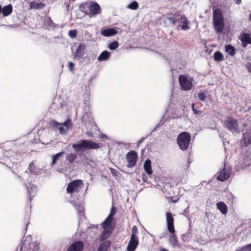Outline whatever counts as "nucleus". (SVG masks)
I'll use <instances>...</instances> for the list:
<instances>
[{
	"label": "nucleus",
	"mask_w": 251,
	"mask_h": 251,
	"mask_svg": "<svg viewBox=\"0 0 251 251\" xmlns=\"http://www.w3.org/2000/svg\"><path fill=\"white\" fill-rule=\"evenodd\" d=\"M192 110L195 115H200L202 113L201 111L195 108L194 103L192 104Z\"/></svg>",
	"instance_id": "42"
},
{
	"label": "nucleus",
	"mask_w": 251,
	"mask_h": 251,
	"mask_svg": "<svg viewBox=\"0 0 251 251\" xmlns=\"http://www.w3.org/2000/svg\"><path fill=\"white\" fill-rule=\"evenodd\" d=\"M242 140L245 147L251 144V130H247L243 133Z\"/></svg>",
	"instance_id": "17"
},
{
	"label": "nucleus",
	"mask_w": 251,
	"mask_h": 251,
	"mask_svg": "<svg viewBox=\"0 0 251 251\" xmlns=\"http://www.w3.org/2000/svg\"><path fill=\"white\" fill-rule=\"evenodd\" d=\"M113 219L110 218V217H107L105 220L101 224L102 227L104 229L110 230L113 232L114 229L115 224L113 222Z\"/></svg>",
	"instance_id": "13"
},
{
	"label": "nucleus",
	"mask_w": 251,
	"mask_h": 251,
	"mask_svg": "<svg viewBox=\"0 0 251 251\" xmlns=\"http://www.w3.org/2000/svg\"><path fill=\"white\" fill-rule=\"evenodd\" d=\"M110 56V52L108 51L105 50L102 51L98 58L99 61H106L108 59Z\"/></svg>",
	"instance_id": "26"
},
{
	"label": "nucleus",
	"mask_w": 251,
	"mask_h": 251,
	"mask_svg": "<svg viewBox=\"0 0 251 251\" xmlns=\"http://www.w3.org/2000/svg\"><path fill=\"white\" fill-rule=\"evenodd\" d=\"M213 24L217 32H221L225 26L224 18L220 9H215L213 12Z\"/></svg>",
	"instance_id": "5"
},
{
	"label": "nucleus",
	"mask_w": 251,
	"mask_h": 251,
	"mask_svg": "<svg viewBox=\"0 0 251 251\" xmlns=\"http://www.w3.org/2000/svg\"><path fill=\"white\" fill-rule=\"evenodd\" d=\"M147 137H142L137 142V147H139L140 144L145 140Z\"/></svg>",
	"instance_id": "51"
},
{
	"label": "nucleus",
	"mask_w": 251,
	"mask_h": 251,
	"mask_svg": "<svg viewBox=\"0 0 251 251\" xmlns=\"http://www.w3.org/2000/svg\"><path fill=\"white\" fill-rule=\"evenodd\" d=\"M178 13L179 11H176L173 14V16H168L166 18V19L169 21L170 24L175 25L177 23Z\"/></svg>",
	"instance_id": "29"
},
{
	"label": "nucleus",
	"mask_w": 251,
	"mask_h": 251,
	"mask_svg": "<svg viewBox=\"0 0 251 251\" xmlns=\"http://www.w3.org/2000/svg\"><path fill=\"white\" fill-rule=\"evenodd\" d=\"M109 170H110L111 174L113 176H119L120 173L116 169L112 168H110Z\"/></svg>",
	"instance_id": "45"
},
{
	"label": "nucleus",
	"mask_w": 251,
	"mask_h": 251,
	"mask_svg": "<svg viewBox=\"0 0 251 251\" xmlns=\"http://www.w3.org/2000/svg\"><path fill=\"white\" fill-rule=\"evenodd\" d=\"M28 170H26L22 175V176L15 173V175L19 179H22L21 181H24L25 180L26 182L25 183V186L26 187L27 195L29 197V201L30 202L32 200V197H33L34 191L36 189V186L32 183L34 181V177L32 175H39L42 173V170L37 167L34 163V161H32L28 166Z\"/></svg>",
	"instance_id": "1"
},
{
	"label": "nucleus",
	"mask_w": 251,
	"mask_h": 251,
	"mask_svg": "<svg viewBox=\"0 0 251 251\" xmlns=\"http://www.w3.org/2000/svg\"><path fill=\"white\" fill-rule=\"evenodd\" d=\"M159 251H168L165 248H162Z\"/></svg>",
	"instance_id": "62"
},
{
	"label": "nucleus",
	"mask_w": 251,
	"mask_h": 251,
	"mask_svg": "<svg viewBox=\"0 0 251 251\" xmlns=\"http://www.w3.org/2000/svg\"><path fill=\"white\" fill-rule=\"evenodd\" d=\"M214 58L216 61L220 62L223 60V56L220 51H216L214 54Z\"/></svg>",
	"instance_id": "35"
},
{
	"label": "nucleus",
	"mask_w": 251,
	"mask_h": 251,
	"mask_svg": "<svg viewBox=\"0 0 251 251\" xmlns=\"http://www.w3.org/2000/svg\"><path fill=\"white\" fill-rule=\"evenodd\" d=\"M249 19H250V20L251 22V14H250V16H249Z\"/></svg>",
	"instance_id": "64"
},
{
	"label": "nucleus",
	"mask_w": 251,
	"mask_h": 251,
	"mask_svg": "<svg viewBox=\"0 0 251 251\" xmlns=\"http://www.w3.org/2000/svg\"><path fill=\"white\" fill-rule=\"evenodd\" d=\"M110 245L111 242L110 241H105L100 244L98 250H99V251H107Z\"/></svg>",
	"instance_id": "28"
},
{
	"label": "nucleus",
	"mask_w": 251,
	"mask_h": 251,
	"mask_svg": "<svg viewBox=\"0 0 251 251\" xmlns=\"http://www.w3.org/2000/svg\"><path fill=\"white\" fill-rule=\"evenodd\" d=\"M210 182V181H208V182H206V181H202L201 182V185H203L204 184V183H205L206 184H208Z\"/></svg>",
	"instance_id": "58"
},
{
	"label": "nucleus",
	"mask_w": 251,
	"mask_h": 251,
	"mask_svg": "<svg viewBox=\"0 0 251 251\" xmlns=\"http://www.w3.org/2000/svg\"><path fill=\"white\" fill-rule=\"evenodd\" d=\"M60 125V123L53 120H51L49 123L50 127L53 128H57Z\"/></svg>",
	"instance_id": "37"
},
{
	"label": "nucleus",
	"mask_w": 251,
	"mask_h": 251,
	"mask_svg": "<svg viewBox=\"0 0 251 251\" xmlns=\"http://www.w3.org/2000/svg\"><path fill=\"white\" fill-rule=\"evenodd\" d=\"M217 208L223 214H226L227 212V205L223 201H220L217 203Z\"/></svg>",
	"instance_id": "25"
},
{
	"label": "nucleus",
	"mask_w": 251,
	"mask_h": 251,
	"mask_svg": "<svg viewBox=\"0 0 251 251\" xmlns=\"http://www.w3.org/2000/svg\"><path fill=\"white\" fill-rule=\"evenodd\" d=\"M62 125H64L66 126V129H68L69 127L71 126H72V122L70 119H68L66 120L63 124Z\"/></svg>",
	"instance_id": "44"
},
{
	"label": "nucleus",
	"mask_w": 251,
	"mask_h": 251,
	"mask_svg": "<svg viewBox=\"0 0 251 251\" xmlns=\"http://www.w3.org/2000/svg\"><path fill=\"white\" fill-rule=\"evenodd\" d=\"M69 66V69L70 71L73 72L74 70L75 65V64H68Z\"/></svg>",
	"instance_id": "52"
},
{
	"label": "nucleus",
	"mask_w": 251,
	"mask_h": 251,
	"mask_svg": "<svg viewBox=\"0 0 251 251\" xmlns=\"http://www.w3.org/2000/svg\"><path fill=\"white\" fill-rule=\"evenodd\" d=\"M151 162L149 159H147L144 163V168L145 172L149 175H151L152 173V170L151 168Z\"/></svg>",
	"instance_id": "23"
},
{
	"label": "nucleus",
	"mask_w": 251,
	"mask_h": 251,
	"mask_svg": "<svg viewBox=\"0 0 251 251\" xmlns=\"http://www.w3.org/2000/svg\"><path fill=\"white\" fill-rule=\"evenodd\" d=\"M167 235H168V233L167 232H165L161 235L159 238L161 239L162 238H165Z\"/></svg>",
	"instance_id": "54"
},
{
	"label": "nucleus",
	"mask_w": 251,
	"mask_h": 251,
	"mask_svg": "<svg viewBox=\"0 0 251 251\" xmlns=\"http://www.w3.org/2000/svg\"><path fill=\"white\" fill-rule=\"evenodd\" d=\"M82 185L83 182L80 179H76L71 181L69 183L67 187V192L70 194L73 192H78Z\"/></svg>",
	"instance_id": "8"
},
{
	"label": "nucleus",
	"mask_w": 251,
	"mask_h": 251,
	"mask_svg": "<svg viewBox=\"0 0 251 251\" xmlns=\"http://www.w3.org/2000/svg\"><path fill=\"white\" fill-rule=\"evenodd\" d=\"M145 179H147V177L146 176V175L143 174V175H142V179L144 181H146Z\"/></svg>",
	"instance_id": "57"
},
{
	"label": "nucleus",
	"mask_w": 251,
	"mask_h": 251,
	"mask_svg": "<svg viewBox=\"0 0 251 251\" xmlns=\"http://www.w3.org/2000/svg\"><path fill=\"white\" fill-rule=\"evenodd\" d=\"M226 51L231 56H233L235 54V50L233 46L228 45L225 47Z\"/></svg>",
	"instance_id": "33"
},
{
	"label": "nucleus",
	"mask_w": 251,
	"mask_h": 251,
	"mask_svg": "<svg viewBox=\"0 0 251 251\" xmlns=\"http://www.w3.org/2000/svg\"><path fill=\"white\" fill-rule=\"evenodd\" d=\"M191 139V135L188 132L183 131L178 134L176 141L181 151H185L189 148Z\"/></svg>",
	"instance_id": "4"
},
{
	"label": "nucleus",
	"mask_w": 251,
	"mask_h": 251,
	"mask_svg": "<svg viewBox=\"0 0 251 251\" xmlns=\"http://www.w3.org/2000/svg\"><path fill=\"white\" fill-rule=\"evenodd\" d=\"M72 148L76 152H83L88 150L99 149L100 147L98 144L91 140L82 139L77 143L73 144Z\"/></svg>",
	"instance_id": "2"
},
{
	"label": "nucleus",
	"mask_w": 251,
	"mask_h": 251,
	"mask_svg": "<svg viewBox=\"0 0 251 251\" xmlns=\"http://www.w3.org/2000/svg\"><path fill=\"white\" fill-rule=\"evenodd\" d=\"M119 46V43L116 41H114L108 44V48L111 50H115L117 49Z\"/></svg>",
	"instance_id": "36"
},
{
	"label": "nucleus",
	"mask_w": 251,
	"mask_h": 251,
	"mask_svg": "<svg viewBox=\"0 0 251 251\" xmlns=\"http://www.w3.org/2000/svg\"><path fill=\"white\" fill-rule=\"evenodd\" d=\"M241 41L244 47H246L248 44H251V38L248 33H244L242 36Z\"/></svg>",
	"instance_id": "24"
},
{
	"label": "nucleus",
	"mask_w": 251,
	"mask_h": 251,
	"mask_svg": "<svg viewBox=\"0 0 251 251\" xmlns=\"http://www.w3.org/2000/svg\"><path fill=\"white\" fill-rule=\"evenodd\" d=\"M139 243L138 237H131L127 246V251H135Z\"/></svg>",
	"instance_id": "15"
},
{
	"label": "nucleus",
	"mask_w": 251,
	"mask_h": 251,
	"mask_svg": "<svg viewBox=\"0 0 251 251\" xmlns=\"http://www.w3.org/2000/svg\"><path fill=\"white\" fill-rule=\"evenodd\" d=\"M85 46L82 44H79L75 52V57L80 58L84 53Z\"/></svg>",
	"instance_id": "22"
},
{
	"label": "nucleus",
	"mask_w": 251,
	"mask_h": 251,
	"mask_svg": "<svg viewBox=\"0 0 251 251\" xmlns=\"http://www.w3.org/2000/svg\"><path fill=\"white\" fill-rule=\"evenodd\" d=\"M181 238H182V240L183 242H188L190 240V239L191 238V237L188 236L187 234L185 233L184 234H183L181 235Z\"/></svg>",
	"instance_id": "47"
},
{
	"label": "nucleus",
	"mask_w": 251,
	"mask_h": 251,
	"mask_svg": "<svg viewBox=\"0 0 251 251\" xmlns=\"http://www.w3.org/2000/svg\"><path fill=\"white\" fill-rule=\"evenodd\" d=\"M217 179L220 181H224L228 179L230 176V170L226 168V163H224V167L217 173Z\"/></svg>",
	"instance_id": "10"
},
{
	"label": "nucleus",
	"mask_w": 251,
	"mask_h": 251,
	"mask_svg": "<svg viewBox=\"0 0 251 251\" xmlns=\"http://www.w3.org/2000/svg\"><path fill=\"white\" fill-rule=\"evenodd\" d=\"M23 247H24V245H21L20 247V251H23ZM38 251V249L36 247H35L34 249H32V248H29V249H27L26 251Z\"/></svg>",
	"instance_id": "49"
},
{
	"label": "nucleus",
	"mask_w": 251,
	"mask_h": 251,
	"mask_svg": "<svg viewBox=\"0 0 251 251\" xmlns=\"http://www.w3.org/2000/svg\"><path fill=\"white\" fill-rule=\"evenodd\" d=\"M68 34L71 38H75L77 35V31L75 29L71 30L69 31Z\"/></svg>",
	"instance_id": "43"
},
{
	"label": "nucleus",
	"mask_w": 251,
	"mask_h": 251,
	"mask_svg": "<svg viewBox=\"0 0 251 251\" xmlns=\"http://www.w3.org/2000/svg\"><path fill=\"white\" fill-rule=\"evenodd\" d=\"M118 31L113 28H102L100 34L104 37H110L116 35Z\"/></svg>",
	"instance_id": "16"
},
{
	"label": "nucleus",
	"mask_w": 251,
	"mask_h": 251,
	"mask_svg": "<svg viewBox=\"0 0 251 251\" xmlns=\"http://www.w3.org/2000/svg\"><path fill=\"white\" fill-rule=\"evenodd\" d=\"M80 9L85 14L97 15L100 13L101 9L100 5L93 2H86L80 5Z\"/></svg>",
	"instance_id": "3"
},
{
	"label": "nucleus",
	"mask_w": 251,
	"mask_h": 251,
	"mask_svg": "<svg viewBox=\"0 0 251 251\" xmlns=\"http://www.w3.org/2000/svg\"><path fill=\"white\" fill-rule=\"evenodd\" d=\"M76 158V155L75 153L71 152L66 155V160L70 164H72L74 162Z\"/></svg>",
	"instance_id": "31"
},
{
	"label": "nucleus",
	"mask_w": 251,
	"mask_h": 251,
	"mask_svg": "<svg viewBox=\"0 0 251 251\" xmlns=\"http://www.w3.org/2000/svg\"><path fill=\"white\" fill-rule=\"evenodd\" d=\"M82 122L86 125L87 123H90L93 121L92 113L90 112H86L82 116Z\"/></svg>",
	"instance_id": "21"
},
{
	"label": "nucleus",
	"mask_w": 251,
	"mask_h": 251,
	"mask_svg": "<svg viewBox=\"0 0 251 251\" xmlns=\"http://www.w3.org/2000/svg\"><path fill=\"white\" fill-rule=\"evenodd\" d=\"M59 106L58 107L59 108H62L63 107L62 103L61 101H59Z\"/></svg>",
	"instance_id": "61"
},
{
	"label": "nucleus",
	"mask_w": 251,
	"mask_h": 251,
	"mask_svg": "<svg viewBox=\"0 0 251 251\" xmlns=\"http://www.w3.org/2000/svg\"><path fill=\"white\" fill-rule=\"evenodd\" d=\"M117 212V208L114 207V205L111 208L110 212L108 215V217H110V218L113 219V216Z\"/></svg>",
	"instance_id": "40"
},
{
	"label": "nucleus",
	"mask_w": 251,
	"mask_h": 251,
	"mask_svg": "<svg viewBox=\"0 0 251 251\" xmlns=\"http://www.w3.org/2000/svg\"><path fill=\"white\" fill-rule=\"evenodd\" d=\"M45 5L42 2H37L35 1H31L29 3V9H42L44 7Z\"/></svg>",
	"instance_id": "27"
},
{
	"label": "nucleus",
	"mask_w": 251,
	"mask_h": 251,
	"mask_svg": "<svg viewBox=\"0 0 251 251\" xmlns=\"http://www.w3.org/2000/svg\"><path fill=\"white\" fill-rule=\"evenodd\" d=\"M29 214H25V231H24V234H25V232H26V231L27 230V226H28V221H29Z\"/></svg>",
	"instance_id": "41"
},
{
	"label": "nucleus",
	"mask_w": 251,
	"mask_h": 251,
	"mask_svg": "<svg viewBox=\"0 0 251 251\" xmlns=\"http://www.w3.org/2000/svg\"><path fill=\"white\" fill-rule=\"evenodd\" d=\"M57 128L59 130L61 134H65L66 133V129L64 128L62 124H60Z\"/></svg>",
	"instance_id": "50"
},
{
	"label": "nucleus",
	"mask_w": 251,
	"mask_h": 251,
	"mask_svg": "<svg viewBox=\"0 0 251 251\" xmlns=\"http://www.w3.org/2000/svg\"><path fill=\"white\" fill-rule=\"evenodd\" d=\"M137 232H138L137 227L136 226H134L132 228V233H131V237H133V236L134 237H138L136 236V234L137 233Z\"/></svg>",
	"instance_id": "46"
},
{
	"label": "nucleus",
	"mask_w": 251,
	"mask_h": 251,
	"mask_svg": "<svg viewBox=\"0 0 251 251\" xmlns=\"http://www.w3.org/2000/svg\"><path fill=\"white\" fill-rule=\"evenodd\" d=\"M84 243L81 241H76L70 245L67 251H82Z\"/></svg>",
	"instance_id": "14"
},
{
	"label": "nucleus",
	"mask_w": 251,
	"mask_h": 251,
	"mask_svg": "<svg viewBox=\"0 0 251 251\" xmlns=\"http://www.w3.org/2000/svg\"><path fill=\"white\" fill-rule=\"evenodd\" d=\"M198 99L202 101H204L206 98V94L204 92H200L198 95Z\"/></svg>",
	"instance_id": "38"
},
{
	"label": "nucleus",
	"mask_w": 251,
	"mask_h": 251,
	"mask_svg": "<svg viewBox=\"0 0 251 251\" xmlns=\"http://www.w3.org/2000/svg\"><path fill=\"white\" fill-rule=\"evenodd\" d=\"M71 202L77 210L79 216H83L84 215V208L83 205L79 202H76L74 201H72Z\"/></svg>",
	"instance_id": "18"
},
{
	"label": "nucleus",
	"mask_w": 251,
	"mask_h": 251,
	"mask_svg": "<svg viewBox=\"0 0 251 251\" xmlns=\"http://www.w3.org/2000/svg\"><path fill=\"white\" fill-rule=\"evenodd\" d=\"M246 67L248 72L251 73V64H247Z\"/></svg>",
	"instance_id": "53"
},
{
	"label": "nucleus",
	"mask_w": 251,
	"mask_h": 251,
	"mask_svg": "<svg viewBox=\"0 0 251 251\" xmlns=\"http://www.w3.org/2000/svg\"><path fill=\"white\" fill-rule=\"evenodd\" d=\"M12 12V6L11 4L4 6L2 8V13L4 17L7 16Z\"/></svg>",
	"instance_id": "30"
},
{
	"label": "nucleus",
	"mask_w": 251,
	"mask_h": 251,
	"mask_svg": "<svg viewBox=\"0 0 251 251\" xmlns=\"http://www.w3.org/2000/svg\"><path fill=\"white\" fill-rule=\"evenodd\" d=\"M100 138L102 139L107 138V136L104 134H101L100 135Z\"/></svg>",
	"instance_id": "59"
},
{
	"label": "nucleus",
	"mask_w": 251,
	"mask_h": 251,
	"mask_svg": "<svg viewBox=\"0 0 251 251\" xmlns=\"http://www.w3.org/2000/svg\"><path fill=\"white\" fill-rule=\"evenodd\" d=\"M246 247L249 249V251H251V243L246 245Z\"/></svg>",
	"instance_id": "56"
},
{
	"label": "nucleus",
	"mask_w": 251,
	"mask_h": 251,
	"mask_svg": "<svg viewBox=\"0 0 251 251\" xmlns=\"http://www.w3.org/2000/svg\"><path fill=\"white\" fill-rule=\"evenodd\" d=\"M250 166H251V154H247L245 156L243 160V162L241 164L242 169H245Z\"/></svg>",
	"instance_id": "20"
},
{
	"label": "nucleus",
	"mask_w": 251,
	"mask_h": 251,
	"mask_svg": "<svg viewBox=\"0 0 251 251\" xmlns=\"http://www.w3.org/2000/svg\"><path fill=\"white\" fill-rule=\"evenodd\" d=\"M65 153V152L64 151H62L54 155H52V162L51 163V165L55 164L57 162V160L59 159V158L62 157V156L64 155Z\"/></svg>",
	"instance_id": "32"
},
{
	"label": "nucleus",
	"mask_w": 251,
	"mask_h": 251,
	"mask_svg": "<svg viewBox=\"0 0 251 251\" xmlns=\"http://www.w3.org/2000/svg\"><path fill=\"white\" fill-rule=\"evenodd\" d=\"M171 233V234L170 236L169 239V241L170 244L174 248L176 247H179V245L178 244V241L176 235L175 234V232Z\"/></svg>",
	"instance_id": "19"
},
{
	"label": "nucleus",
	"mask_w": 251,
	"mask_h": 251,
	"mask_svg": "<svg viewBox=\"0 0 251 251\" xmlns=\"http://www.w3.org/2000/svg\"><path fill=\"white\" fill-rule=\"evenodd\" d=\"M179 83L181 90L189 91L193 86V78H188L185 75H180L178 77Z\"/></svg>",
	"instance_id": "6"
},
{
	"label": "nucleus",
	"mask_w": 251,
	"mask_h": 251,
	"mask_svg": "<svg viewBox=\"0 0 251 251\" xmlns=\"http://www.w3.org/2000/svg\"><path fill=\"white\" fill-rule=\"evenodd\" d=\"M183 215L189 219V206H188L182 213Z\"/></svg>",
	"instance_id": "48"
},
{
	"label": "nucleus",
	"mask_w": 251,
	"mask_h": 251,
	"mask_svg": "<svg viewBox=\"0 0 251 251\" xmlns=\"http://www.w3.org/2000/svg\"><path fill=\"white\" fill-rule=\"evenodd\" d=\"M236 3L240 4L241 2V0H236Z\"/></svg>",
	"instance_id": "63"
},
{
	"label": "nucleus",
	"mask_w": 251,
	"mask_h": 251,
	"mask_svg": "<svg viewBox=\"0 0 251 251\" xmlns=\"http://www.w3.org/2000/svg\"><path fill=\"white\" fill-rule=\"evenodd\" d=\"M112 231L110 230L104 229L101 235L100 236V240H104L108 238L110 235L112 234Z\"/></svg>",
	"instance_id": "34"
},
{
	"label": "nucleus",
	"mask_w": 251,
	"mask_h": 251,
	"mask_svg": "<svg viewBox=\"0 0 251 251\" xmlns=\"http://www.w3.org/2000/svg\"><path fill=\"white\" fill-rule=\"evenodd\" d=\"M127 7L132 10H136L138 7V3L135 1H133L128 5Z\"/></svg>",
	"instance_id": "39"
},
{
	"label": "nucleus",
	"mask_w": 251,
	"mask_h": 251,
	"mask_svg": "<svg viewBox=\"0 0 251 251\" xmlns=\"http://www.w3.org/2000/svg\"><path fill=\"white\" fill-rule=\"evenodd\" d=\"M177 22L179 23L178 26L181 27V30H186L189 28V26H188V20L185 15H181L179 12L177 19Z\"/></svg>",
	"instance_id": "11"
},
{
	"label": "nucleus",
	"mask_w": 251,
	"mask_h": 251,
	"mask_svg": "<svg viewBox=\"0 0 251 251\" xmlns=\"http://www.w3.org/2000/svg\"><path fill=\"white\" fill-rule=\"evenodd\" d=\"M191 233H192V230L190 228H189V229L188 230L187 232L186 233L187 234L188 236L191 237Z\"/></svg>",
	"instance_id": "55"
},
{
	"label": "nucleus",
	"mask_w": 251,
	"mask_h": 251,
	"mask_svg": "<svg viewBox=\"0 0 251 251\" xmlns=\"http://www.w3.org/2000/svg\"><path fill=\"white\" fill-rule=\"evenodd\" d=\"M191 163V161H190V159H188V161H187L188 167H189V166L190 165Z\"/></svg>",
	"instance_id": "60"
},
{
	"label": "nucleus",
	"mask_w": 251,
	"mask_h": 251,
	"mask_svg": "<svg viewBox=\"0 0 251 251\" xmlns=\"http://www.w3.org/2000/svg\"><path fill=\"white\" fill-rule=\"evenodd\" d=\"M126 158L128 162L126 166L128 168L134 167L137 162V154L135 151H129L126 155Z\"/></svg>",
	"instance_id": "9"
},
{
	"label": "nucleus",
	"mask_w": 251,
	"mask_h": 251,
	"mask_svg": "<svg viewBox=\"0 0 251 251\" xmlns=\"http://www.w3.org/2000/svg\"><path fill=\"white\" fill-rule=\"evenodd\" d=\"M167 230L170 233L175 232L174 226V218L170 212L166 213Z\"/></svg>",
	"instance_id": "12"
},
{
	"label": "nucleus",
	"mask_w": 251,
	"mask_h": 251,
	"mask_svg": "<svg viewBox=\"0 0 251 251\" xmlns=\"http://www.w3.org/2000/svg\"><path fill=\"white\" fill-rule=\"evenodd\" d=\"M223 126L232 132L238 130L237 120L231 117H228L227 119L224 121Z\"/></svg>",
	"instance_id": "7"
}]
</instances>
